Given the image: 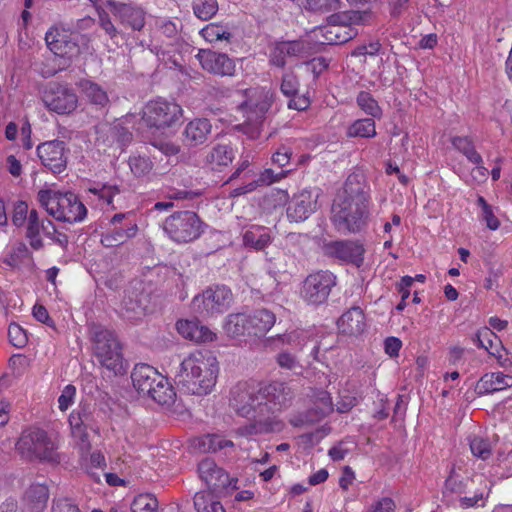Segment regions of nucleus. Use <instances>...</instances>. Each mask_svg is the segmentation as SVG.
<instances>
[{
    "mask_svg": "<svg viewBox=\"0 0 512 512\" xmlns=\"http://www.w3.org/2000/svg\"><path fill=\"white\" fill-rule=\"evenodd\" d=\"M197 512H225L223 505L212 492L201 491L194 496Z\"/></svg>",
    "mask_w": 512,
    "mask_h": 512,
    "instance_id": "nucleus-37",
    "label": "nucleus"
},
{
    "mask_svg": "<svg viewBox=\"0 0 512 512\" xmlns=\"http://www.w3.org/2000/svg\"><path fill=\"white\" fill-rule=\"evenodd\" d=\"M151 144L167 156L176 155L180 151V147L172 142L159 140L153 141Z\"/></svg>",
    "mask_w": 512,
    "mask_h": 512,
    "instance_id": "nucleus-62",
    "label": "nucleus"
},
{
    "mask_svg": "<svg viewBox=\"0 0 512 512\" xmlns=\"http://www.w3.org/2000/svg\"><path fill=\"white\" fill-rule=\"evenodd\" d=\"M138 231L135 223L129 224L127 227H115L111 231H107L102 235L101 243L106 247H115L125 243L128 239L133 238Z\"/></svg>",
    "mask_w": 512,
    "mask_h": 512,
    "instance_id": "nucleus-33",
    "label": "nucleus"
},
{
    "mask_svg": "<svg viewBox=\"0 0 512 512\" xmlns=\"http://www.w3.org/2000/svg\"><path fill=\"white\" fill-rule=\"evenodd\" d=\"M69 423L73 433H78L80 437L85 436L86 429H93L94 418L89 405H80L69 416Z\"/></svg>",
    "mask_w": 512,
    "mask_h": 512,
    "instance_id": "nucleus-29",
    "label": "nucleus"
},
{
    "mask_svg": "<svg viewBox=\"0 0 512 512\" xmlns=\"http://www.w3.org/2000/svg\"><path fill=\"white\" fill-rule=\"evenodd\" d=\"M369 187L360 173L350 174L336 195L331 208V221L342 234L362 232L369 218Z\"/></svg>",
    "mask_w": 512,
    "mask_h": 512,
    "instance_id": "nucleus-2",
    "label": "nucleus"
},
{
    "mask_svg": "<svg viewBox=\"0 0 512 512\" xmlns=\"http://www.w3.org/2000/svg\"><path fill=\"white\" fill-rule=\"evenodd\" d=\"M37 154L41 163L52 173L60 174L66 169L68 150L63 141L44 142L37 147Z\"/></svg>",
    "mask_w": 512,
    "mask_h": 512,
    "instance_id": "nucleus-14",
    "label": "nucleus"
},
{
    "mask_svg": "<svg viewBox=\"0 0 512 512\" xmlns=\"http://www.w3.org/2000/svg\"><path fill=\"white\" fill-rule=\"evenodd\" d=\"M162 227L172 241L182 244L198 239L205 225L195 212L183 210L167 217Z\"/></svg>",
    "mask_w": 512,
    "mask_h": 512,
    "instance_id": "nucleus-7",
    "label": "nucleus"
},
{
    "mask_svg": "<svg viewBox=\"0 0 512 512\" xmlns=\"http://www.w3.org/2000/svg\"><path fill=\"white\" fill-rule=\"evenodd\" d=\"M33 316L37 321L44 323L47 326L54 327V321L50 318L47 309L43 305H34Z\"/></svg>",
    "mask_w": 512,
    "mask_h": 512,
    "instance_id": "nucleus-61",
    "label": "nucleus"
},
{
    "mask_svg": "<svg viewBox=\"0 0 512 512\" xmlns=\"http://www.w3.org/2000/svg\"><path fill=\"white\" fill-rule=\"evenodd\" d=\"M299 86V80L292 71L282 75L280 90L286 97L296 96L299 91Z\"/></svg>",
    "mask_w": 512,
    "mask_h": 512,
    "instance_id": "nucleus-49",
    "label": "nucleus"
},
{
    "mask_svg": "<svg viewBox=\"0 0 512 512\" xmlns=\"http://www.w3.org/2000/svg\"><path fill=\"white\" fill-rule=\"evenodd\" d=\"M230 395V406L234 411L254 421L237 429L241 436L279 430L281 424L276 420L277 413L288 407L293 398L291 389L282 382H274L264 388L254 383L239 382L231 389Z\"/></svg>",
    "mask_w": 512,
    "mask_h": 512,
    "instance_id": "nucleus-1",
    "label": "nucleus"
},
{
    "mask_svg": "<svg viewBox=\"0 0 512 512\" xmlns=\"http://www.w3.org/2000/svg\"><path fill=\"white\" fill-rule=\"evenodd\" d=\"M198 472L201 479L206 483L209 492L221 493L231 488L237 489V479L230 478L222 468L218 467L214 460L210 458L203 459L198 465Z\"/></svg>",
    "mask_w": 512,
    "mask_h": 512,
    "instance_id": "nucleus-13",
    "label": "nucleus"
},
{
    "mask_svg": "<svg viewBox=\"0 0 512 512\" xmlns=\"http://www.w3.org/2000/svg\"><path fill=\"white\" fill-rule=\"evenodd\" d=\"M337 325L343 334L360 335L366 327L363 310L358 306L351 307L338 319Z\"/></svg>",
    "mask_w": 512,
    "mask_h": 512,
    "instance_id": "nucleus-25",
    "label": "nucleus"
},
{
    "mask_svg": "<svg viewBox=\"0 0 512 512\" xmlns=\"http://www.w3.org/2000/svg\"><path fill=\"white\" fill-rule=\"evenodd\" d=\"M395 504L391 498L384 497L371 505L369 512H394Z\"/></svg>",
    "mask_w": 512,
    "mask_h": 512,
    "instance_id": "nucleus-59",
    "label": "nucleus"
},
{
    "mask_svg": "<svg viewBox=\"0 0 512 512\" xmlns=\"http://www.w3.org/2000/svg\"><path fill=\"white\" fill-rule=\"evenodd\" d=\"M17 450L26 458L58 462L54 441L42 429L24 431L16 444Z\"/></svg>",
    "mask_w": 512,
    "mask_h": 512,
    "instance_id": "nucleus-9",
    "label": "nucleus"
},
{
    "mask_svg": "<svg viewBox=\"0 0 512 512\" xmlns=\"http://www.w3.org/2000/svg\"><path fill=\"white\" fill-rule=\"evenodd\" d=\"M99 26L105 31L112 42L119 45L124 40L122 32L113 24L111 17L105 10L99 11Z\"/></svg>",
    "mask_w": 512,
    "mask_h": 512,
    "instance_id": "nucleus-42",
    "label": "nucleus"
},
{
    "mask_svg": "<svg viewBox=\"0 0 512 512\" xmlns=\"http://www.w3.org/2000/svg\"><path fill=\"white\" fill-rule=\"evenodd\" d=\"M233 442L216 434H207L198 438L195 446L203 453L217 452L227 447H233Z\"/></svg>",
    "mask_w": 512,
    "mask_h": 512,
    "instance_id": "nucleus-36",
    "label": "nucleus"
},
{
    "mask_svg": "<svg viewBox=\"0 0 512 512\" xmlns=\"http://www.w3.org/2000/svg\"><path fill=\"white\" fill-rule=\"evenodd\" d=\"M495 340H497L496 334L488 327H484L478 330V332L472 338L474 344H476L479 348L485 349L492 355L494 353L490 352V349L493 347Z\"/></svg>",
    "mask_w": 512,
    "mask_h": 512,
    "instance_id": "nucleus-46",
    "label": "nucleus"
},
{
    "mask_svg": "<svg viewBox=\"0 0 512 512\" xmlns=\"http://www.w3.org/2000/svg\"><path fill=\"white\" fill-rule=\"evenodd\" d=\"M477 204L482 209V219L491 230H496L500 226L498 218L494 215L492 206L489 205L482 196H478Z\"/></svg>",
    "mask_w": 512,
    "mask_h": 512,
    "instance_id": "nucleus-50",
    "label": "nucleus"
},
{
    "mask_svg": "<svg viewBox=\"0 0 512 512\" xmlns=\"http://www.w3.org/2000/svg\"><path fill=\"white\" fill-rule=\"evenodd\" d=\"M261 125L260 122L248 121L246 124L240 125L239 129L249 138L256 139L260 136Z\"/></svg>",
    "mask_w": 512,
    "mask_h": 512,
    "instance_id": "nucleus-64",
    "label": "nucleus"
},
{
    "mask_svg": "<svg viewBox=\"0 0 512 512\" xmlns=\"http://www.w3.org/2000/svg\"><path fill=\"white\" fill-rule=\"evenodd\" d=\"M276 362L283 369L295 371L302 368L296 356L288 351L279 353L276 356Z\"/></svg>",
    "mask_w": 512,
    "mask_h": 512,
    "instance_id": "nucleus-54",
    "label": "nucleus"
},
{
    "mask_svg": "<svg viewBox=\"0 0 512 512\" xmlns=\"http://www.w3.org/2000/svg\"><path fill=\"white\" fill-rule=\"evenodd\" d=\"M197 58L204 70L215 75L233 76L235 73V62L227 54L201 49Z\"/></svg>",
    "mask_w": 512,
    "mask_h": 512,
    "instance_id": "nucleus-20",
    "label": "nucleus"
},
{
    "mask_svg": "<svg viewBox=\"0 0 512 512\" xmlns=\"http://www.w3.org/2000/svg\"><path fill=\"white\" fill-rule=\"evenodd\" d=\"M131 379L137 392L142 396H146L147 393H151V387L157 381H162V375L154 367L140 363L135 365L131 373Z\"/></svg>",
    "mask_w": 512,
    "mask_h": 512,
    "instance_id": "nucleus-22",
    "label": "nucleus"
},
{
    "mask_svg": "<svg viewBox=\"0 0 512 512\" xmlns=\"http://www.w3.org/2000/svg\"><path fill=\"white\" fill-rule=\"evenodd\" d=\"M77 36L72 33L68 34L64 30L58 28H51L46 32L45 41L48 48L55 54L61 57H72L77 55L80 51Z\"/></svg>",
    "mask_w": 512,
    "mask_h": 512,
    "instance_id": "nucleus-21",
    "label": "nucleus"
},
{
    "mask_svg": "<svg viewBox=\"0 0 512 512\" xmlns=\"http://www.w3.org/2000/svg\"><path fill=\"white\" fill-rule=\"evenodd\" d=\"M242 240L246 248L262 251L270 245L272 237L267 227L252 225L243 233Z\"/></svg>",
    "mask_w": 512,
    "mask_h": 512,
    "instance_id": "nucleus-28",
    "label": "nucleus"
},
{
    "mask_svg": "<svg viewBox=\"0 0 512 512\" xmlns=\"http://www.w3.org/2000/svg\"><path fill=\"white\" fill-rule=\"evenodd\" d=\"M358 106L368 115L373 118H380L382 110L378 105V102L372 97L369 92L361 91L357 96Z\"/></svg>",
    "mask_w": 512,
    "mask_h": 512,
    "instance_id": "nucleus-43",
    "label": "nucleus"
},
{
    "mask_svg": "<svg viewBox=\"0 0 512 512\" xmlns=\"http://www.w3.org/2000/svg\"><path fill=\"white\" fill-rule=\"evenodd\" d=\"M367 16V12H361L356 10L342 11L330 15L327 18V22L351 27L352 24H358L363 22L364 18Z\"/></svg>",
    "mask_w": 512,
    "mask_h": 512,
    "instance_id": "nucleus-39",
    "label": "nucleus"
},
{
    "mask_svg": "<svg viewBox=\"0 0 512 512\" xmlns=\"http://www.w3.org/2000/svg\"><path fill=\"white\" fill-rule=\"evenodd\" d=\"M129 167L136 177H144L153 169V162L148 156L134 155L129 157Z\"/></svg>",
    "mask_w": 512,
    "mask_h": 512,
    "instance_id": "nucleus-44",
    "label": "nucleus"
},
{
    "mask_svg": "<svg viewBox=\"0 0 512 512\" xmlns=\"http://www.w3.org/2000/svg\"><path fill=\"white\" fill-rule=\"evenodd\" d=\"M38 201L47 213L58 221L77 223L87 215L85 205L72 192L41 189L38 192Z\"/></svg>",
    "mask_w": 512,
    "mask_h": 512,
    "instance_id": "nucleus-4",
    "label": "nucleus"
},
{
    "mask_svg": "<svg viewBox=\"0 0 512 512\" xmlns=\"http://www.w3.org/2000/svg\"><path fill=\"white\" fill-rule=\"evenodd\" d=\"M149 302V294L144 291L142 283H137L125 293L121 306V316L129 321L138 320L145 315Z\"/></svg>",
    "mask_w": 512,
    "mask_h": 512,
    "instance_id": "nucleus-17",
    "label": "nucleus"
},
{
    "mask_svg": "<svg viewBox=\"0 0 512 512\" xmlns=\"http://www.w3.org/2000/svg\"><path fill=\"white\" fill-rule=\"evenodd\" d=\"M183 110L180 105L163 98L151 100L142 110V121L151 129L164 130L180 124Z\"/></svg>",
    "mask_w": 512,
    "mask_h": 512,
    "instance_id": "nucleus-8",
    "label": "nucleus"
},
{
    "mask_svg": "<svg viewBox=\"0 0 512 512\" xmlns=\"http://www.w3.org/2000/svg\"><path fill=\"white\" fill-rule=\"evenodd\" d=\"M308 44L302 39L276 41L270 48L269 64L283 69L290 61L303 58Z\"/></svg>",
    "mask_w": 512,
    "mask_h": 512,
    "instance_id": "nucleus-12",
    "label": "nucleus"
},
{
    "mask_svg": "<svg viewBox=\"0 0 512 512\" xmlns=\"http://www.w3.org/2000/svg\"><path fill=\"white\" fill-rule=\"evenodd\" d=\"M338 0H305V8L309 11L325 13L336 9Z\"/></svg>",
    "mask_w": 512,
    "mask_h": 512,
    "instance_id": "nucleus-52",
    "label": "nucleus"
},
{
    "mask_svg": "<svg viewBox=\"0 0 512 512\" xmlns=\"http://www.w3.org/2000/svg\"><path fill=\"white\" fill-rule=\"evenodd\" d=\"M273 101L274 94L265 90L258 92L255 98L247 100L245 102L248 107L247 120L263 123Z\"/></svg>",
    "mask_w": 512,
    "mask_h": 512,
    "instance_id": "nucleus-24",
    "label": "nucleus"
},
{
    "mask_svg": "<svg viewBox=\"0 0 512 512\" xmlns=\"http://www.w3.org/2000/svg\"><path fill=\"white\" fill-rule=\"evenodd\" d=\"M158 500L151 494L136 496L131 504L132 512H158Z\"/></svg>",
    "mask_w": 512,
    "mask_h": 512,
    "instance_id": "nucleus-45",
    "label": "nucleus"
},
{
    "mask_svg": "<svg viewBox=\"0 0 512 512\" xmlns=\"http://www.w3.org/2000/svg\"><path fill=\"white\" fill-rule=\"evenodd\" d=\"M323 37L328 44H343L353 39L357 32L352 27L342 26L335 23H327L322 28Z\"/></svg>",
    "mask_w": 512,
    "mask_h": 512,
    "instance_id": "nucleus-32",
    "label": "nucleus"
},
{
    "mask_svg": "<svg viewBox=\"0 0 512 512\" xmlns=\"http://www.w3.org/2000/svg\"><path fill=\"white\" fill-rule=\"evenodd\" d=\"M105 5L122 25L130 27L133 31H141L145 26L146 12L141 7L116 0H107Z\"/></svg>",
    "mask_w": 512,
    "mask_h": 512,
    "instance_id": "nucleus-15",
    "label": "nucleus"
},
{
    "mask_svg": "<svg viewBox=\"0 0 512 512\" xmlns=\"http://www.w3.org/2000/svg\"><path fill=\"white\" fill-rule=\"evenodd\" d=\"M290 100L288 102V108L294 109L297 111H304L306 110L310 105V100L305 95H299L297 93L296 96L289 97Z\"/></svg>",
    "mask_w": 512,
    "mask_h": 512,
    "instance_id": "nucleus-60",
    "label": "nucleus"
},
{
    "mask_svg": "<svg viewBox=\"0 0 512 512\" xmlns=\"http://www.w3.org/2000/svg\"><path fill=\"white\" fill-rule=\"evenodd\" d=\"M45 106L58 114H69L77 108L78 98L68 87L55 84L43 95Z\"/></svg>",
    "mask_w": 512,
    "mask_h": 512,
    "instance_id": "nucleus-16",
    "label": "nucleus"
},
{
    "mask_svg": "<svg viewBox=\"0 0 512 512\" xmlns=\"http://www.w3.org/2000/svg\"><path fill=\"white\" fill-rule=\"evenodd\" d=\"M452 146L472 164H482V156L476 151L473 141L467 136H455L451 139Z\"/></svg>",
    "mask_w": 512,
    "mask_h": 512,
    "instance_id": "nucleus-35",
    "label": "nucleus"
},
{
    "mask_svg": "<svg viewBox=\"0 0 512 512\" xmlns=\"http://www.w3.org/2000/svg\"><path fill=\"white\" fill-rule=\"evenodd\" d=\"M364 252L363 245L356 241H333L325 245V254L327 256L354 264L357 267L363 264Z\"/></svg>",
    "mask_w": 512,
    "mask_h": 512,
    "instance_id": "nucleus-19",
    "label": "nucleus"
},
{
    "mask_svg": "<svg viewBox=\"0 0 512 512\" xmlns=\"http://www.w3.org/2000/svg\"><path fill=\"white\" fill-rule=\"evenodd\" d=\"M332 411L333 405L330 395L325 391L320 392L314 407L310 410V413L315 412L316 418H323L329 415Z\"/></svg>",
    "mask_w": 512,
    "mask_h": 512,
    "instance_id": "nucleus-47",
    "label": "nucleus"
},
{
    "mask_svg": "<svg viewBox=\"0 0 512 512\" xmlns=\"http://www.w3.org/2000/svg\"><path fill=\"white\" fill-rule=\"evenodd\" d=\"M179 334L184 338L194 342H209L215 337V334L198 320H179L176 323Z\"/></svg>",
    "mask_w": 512,
    "mask_h": 512,
    "instance_id": "nucleus-26",
    "label": "nucleus"
},
{
    "mask_svg": "<svg viewBox=\"0 0 512 512\" xmlns=\"http://www.w3.org/2000/svg\"><path fill=\"white\" fill-rule=\"evenodd\" d=\"M234 152L229 145H216L207 155V162L211 164L212 169H218L222 166H227L232 162Z\"/></svg>",
    "mask_w": 512,
    "mask_h": 512,
    "instance_id": "nucleus-38",
    "label": "nucleus"
},
{
    "mask_svg": "<svg viewBox=\"0 0 512 512\" xmlns=\"http://www.w3.org/2000/svg\"><path fill=\"white\" fill-rule=\"evenodd\" d=\"M212 125L207 118L191 120L183 131V142L188 147L206 143L211 135Z\"/></svg>",
    "mask_w": 512,
    "mask_h": 512,
    "instance_id": "nucleus-23",
    "label": "nucleus"
},
{
    "mask_svg": "<svg viewBox=\"0 0 512 512\" xmlns=\"http://www.w3.org/2000/svg\"><path fill=\"white\" fill-rule=\"evenodd\" d=\"M167 374L179 390L191 395H207L216 384L219 366L211 352H195L181 360L173 358L167 364Z\"/></svg>",
    "mask_w": 512,
    "mask_h": 512,
    "instance_id": "nucleus-3",
    "label": "nucleus"
},
{
    "mask_svg": "<svg viewBox=\"0 0 512 512\" xmlns=\"http://www.w3.org/2000/svg\"><path fill=\"white\" fill-rule=\"evenodd\" d=\"M350 137L372 138L376 136L375 121L373 118L358 119L350 125L347 132Z\"/></svg>",
    "mask_w": 512,
    "mask_h": 512,
    "instance_id": "nucleus-40",
    "label": "nucleus"
},
{
    "mask_svg": "<svg viewBox=\"0 0 512 512\" xmlns=\"http://www.w3.org/2000/svg\"><path fill=\"white\" fill-rule=\"evenodd\" d=\"M75 394H76V388L73 385L69 384V385L65 386L61 395L58 398L59 409L61 411H66L71 406V404L73 403Z\"/></svg>",
    "mask_w": 512,
    "mask_h": 512,
    "instance_id": "nucleus-56",
    "label": "nucleus"
},
{
    "mask_svg": "<svg viewBox=\"0 0 512 512\" xmlns=\"http://www.w3.org/2000/svg\"><path fill=\"white\" fill-rule=\"evenodd\" d=\"M470 450L474 456L482 460L488 459L492 453V447L489 440L481 437H473L470 440Z\"/></svg>",
    "mask_w": 512,
    "mask_h": 512,
    "instance_id": "nucleus-48",
    "label": "nucleus"
},
{
    "mask_svg": "<svg viewBox=\"0 0 512 512\" xmlns=\"http://www.w3.org/2000/svg\"><path fill=\"white\" fill-rule=\"evenodd\" d=\"M8 338L10 343L17 348L26 345L28 338L24 329L17 323H11L8 327Z\"/></svg>",
    "mask_w": 512,
    "mask_h": 512,
    "instance_id": "nucleus-51",
    "label": "nucleus"
},
{
    "mask_svg": "<svg viewBox=\"0 0 512 512\" xmlns=\"http://www.w3.org/2000/svg\"><path fill=\"white\" fill-rule=\"evenodd\" d=\"M203 37L212 42L218 40H229L231 37V33L223 29V27L218 25H209L202 29Z\"/></svg>",
    "mask_w": 512,
    "mask_h": 512,
    "instance_id": "nucleus-53",
    "label": "nucleus"
},
{
    "mask_svg": "<svg viewBox=\"0 0 512 512\" xmlns=\"http://www.w3.org/2000/svg\"><path fill=\"white\" fill-rule=\"evenodd\" d=\"M232 302L231 290L224 285L209 287L192 300L193 310L202 317L226 312Z\"/></svg>",
    "mask_w": 512,
    "mask_h": 512,
    "instance_id": "nucleus-11",
    "label": "nucleus"
},
{
    "mask_svg": "<svg viewBox=\"0 0 512 512\" xmlns=\"http://www.w3.org/2000/svg\"><path fill=\"white\" fill-rule=\"evenodd\" d=\"M51 512H80V509L71 500L59 498L53 501Z\"/></svg>",
    "mask_w": 512,
    "mask_h": 512,
    "instance_id": "nucleus-57",
    "label": "nucleus"
},
{
    "mask_svg": "<svg viewBox=\"0 0 512 512\" xmlns=\"http://www.w3.org/2000/svg\"><path fill=\"white\" fill-rule=\"evenodd\" d=\"M275 315L267 309H258L251 314L243 313L229 315L225 329L233 336L250 335L261 337L275 324Z\"/></svg>",
    "mask_w": 512,
    "mask_h": 512,
    "instance_id": "nucleus-6",
    "label": "nucleus"
},
{
    "mask_svg": "<svg viewBox=\"0 0 512 512\" xmlns=\"http://www.w3.org/2000/svg\"><path fill=\"white\" fill-rule=\"evenodd\" d=\"M90 334L99 363L115 375L125 373L121 345L114 332L101 325L92 324Z\"/></svg>",
    "mask_w": 512,
    "mask_h": 512,
    "instance_id": "nucleus-5",
    "label": "nucleus"
},
{
    "mask_svg": "<svg viewBox=\"0 0 512 512\" xmlns=\"http://www.w3.org/2000/svg\"><path fill=\"white\" fill-rule=\"evenodd\" d=\"M146 396L150 397L159 405L170 406L175 401L176 393L174 388L162 376V381H157L155 385L151 387V393H147Z\"/></svg>",
    "mask_w": 512,
    "mask_h": 512,
    "instance_id": "nucleus-34",
    "label": "nucleus"
},
{
    "mask_svg": "<svg viewBox=\"0 0 512 512\" xmlns=\"http://www.w3.org/2000/svg\"><path fill=\"white\" fill-rule=\"evenodd\" d=\"M192 8L197 18L207 21L217 13L218 3L216 0H194Z\"/></svg>",
    "mask_w": 512,
    "mask_h": 512,
    "instance_id": "nucleus-41",
    "label": "nucleus"
},
{
    "mask_svg": "<svg viewBox=\"0 0 512 512\" xmlns=\"http://www.w3.org/2000/svg\"><path fill=\"white\" fill-rule=\"evenodd\" d=\"M401 347L402 342L396 337H388L384 342L385 352L391 357L398 356Z\"/></svg>",
    "mask_w": 512,
    "mask_h": 512,
    "instance_id": "nucleus-63",
    "label": "nucleus"
},
{
    "mask_svg": "<svg viewBox=\"0 0 512 512\" xmlns=\"http://www.w3.org/2000/svg\"><path fill=\"white\" fill-rule=\"evenodd\" d=\"M28 213V205L23 201L13 202V214H12V222L15 226H22L26 219Z\"/></svg>",
    "mask_w": 512,
    "mask_h": 512,
    "instance_id": "nucleus-55",
    "label": "nucleus"
},
{
    "mask_svg": "<svg viewBox=\"0 0 512 512\" xmlns=\"http://www.w3.org/2000/svg\"><path fill=\"white\" fill-rule=\"evenodd\" d=\"M318 194L309 190H302L295 194L287 204L286 216L292 223H301L307 220L317 210Z\"/></svg>",
    "mask_w": 512,
    "mask_h": 512,
    "instance_id": "nucleus-18",
    "label": "nucleus"
},
{
    "mask_svg": "<svg viewBox=\"0 0 512 512\" xmlns=\"http://www.w3.org/2000/svg\"><path fill=\"white\" fill-rule=\"evenodd\" d=\"M512 387V376L499 373H486L475 386V392L482 396Z\"/></svg>",
    "mask_w": 512,
    "mask_h": 512,
    "instance_id": "nucleus-27",
    "label": "nucleus"
},
{
    "mask_svg": "<svg viewBox=\"0 0 512 512\" xmlns=\"http://www.w3.org/2000/svg\"><path fill=\"white\" fill-rule=\"evenodd\" d=\"M337 285V276L329 270L309 274L300 288L301 299L312 306L326 303L332 289Z\"/></svg>",
    "mask_w": 512,
    "mask_h": 512,
    "instance_id": "nucleus-10",
    "label": "nucleus"
},
{
    "mask_svg": "<svg viewBox=\"0 0 512 512\" xmlns=\"http://www.w3.org/2000/svg\"><path fill=\"white\" fill-rule=\"evenodd\" d=\"M292 152L290 148L282 146L272 156V161L279 167H285L289 164Z\"/></svg>",
    "mask_w": 512,
    "mask_h": 512,
    "instance_id": "nucleus-58",
    "label": "nucleus"
},
{
    "mask_svg": "<svg viewBox=\"0 0 512 512\" xmlns=\"http://www.w3.org/2000/svg\"><path fill=\"white\" fill-rule=\"evenodd\" d=\"M49 490L44 484H32L24 494V502L30 512H41L47 504Z\"/></svg>",
    "mask_w": 512,
    "mask_h": 512,
    "instance_id": "nucleus-31",
    "label": "nucleus"
},
{
    "mask_svg": "<svg viewBox=\"0 0 512 512\" xmlns=\"http://www.w3.org/2000/svg\"><path fill=\"white\" fill-rule=\"evenodd\" d=\"M79 87L89 103L96 109L103 110L109 105L107 92L99 84L90 80H81Z\"/></svg>",
    "mask_w": 512,
    "mask_h": 512,
    "instance_id": "nucleus-30",
    "label": "nucleus"
}]
</instances>
